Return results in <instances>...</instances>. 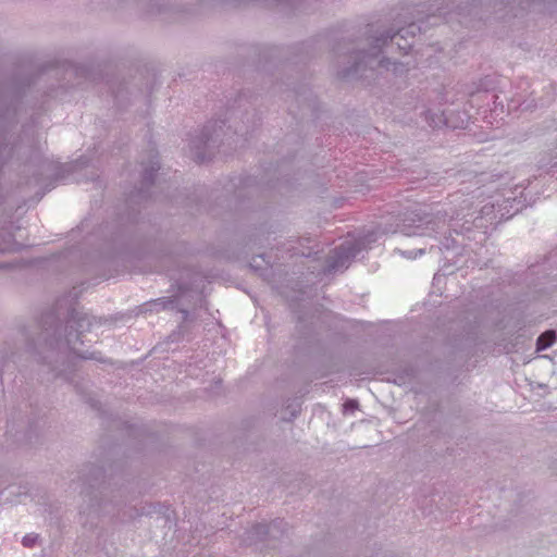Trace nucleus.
Listing matches in <instances>:
<instances>
[{
  "label": "nucleus",
  "mask_w": 557,
  "mask_h": 557,
  "mask_svg": "<svg viewBox=\"0 0 557 557\" xmlns=\"http://www.w3.org/2000/svg\"><path fill=\"white\" fill-rule=\"evenodd\" d=\"M509 195L496 194L490 197L479 214L474 216L473 199L483 195L481 188L471 193L458 190L449 196L447 203L435 211L428 212L424 207L414 205L406 211L392 214L386 222L380 224L383 234L400 233L405 236H435L449 231L443 246L446 249L466 246L451 237V233L461 235L462 238L481 243L486 239V232L490 225H496L509 220L523 208V200L519 199L513 191Z\"/></svg>",
  "instance_id": "nucleus-1"
},
{
  "label": "nucleus",
  "mask_w": 557,
  "mask_h": 557,
  "mask_svg": "<svg viewBox=\"0 0 557 557\" xmlns=\"http://www.w3.org/2000/svg\"><path fill=\"white\" fill-rule=\"evenodd\" d=\"M40 337L44 344L30 343L28 349L38 355L39 359L49 366L57 377L62 376L72 381L74 362L72 355L84 360L104 362L100 352H76L75 345L81 342V335L90 326L89 318L75 309L69 310L67 320L63 326L54 310L46 313L41 320Z\"/></svg>",
  "instance_id": "nucleus-2"
},
{
  "label": "nucleus",
  "mask_w": 557,
  "mask_h": 557,
  "mask_svg": "<svg viewBox=\"0 0 557 557\" xmlns=\"http://www.w3.org/2000/svg\"><path fill=\"white\" fill-rule=\"evenodd\" d=\"M422 26L417 22L409 23L395 32L387 30L377 37H374L369 50L354 51L349 59L352 64L338 72L342 78H362L368 77L367 71H392L395 75H401L408 71V66L403 62L392 61L383 53L398 51L407 54L412 48L414 37L420 34Z\"/></svg>",
  "instance_id": "nucleus-3"
},
{
  "label": "nucleus",
  "mask_w": 557,
  "mask_h": 557,
  "mask_svg": "<svg viewBox=\"0 0 557 557\" xmlns=\"http://www.w3.org/2000/svg\"><path fill=\"white\" fill-rule=\"evenodd\" d=\"M228 116L225 120H215L208 122L202 128L199 136L194 137L190 140V151L198 163H203L211 160L214 157L215 149L222 145H231L233 141V135L224 131L226 122L235 120L236 111L232 107L228 110ZM231 129V125L227 126V131Z\"/></svg>",
  "instance_id": "nucleus-4"
},
{
  "label": "nucleus",
  "mask_w": 557,
  "mask_h": 557,
  "mask_svg": "<svg viewBox=\"0 0 557 557\" xmlns=\"http://www.w3.org/2000/svg\"><path fill=\"white\" fill-rule=\"evenodd\" d=\"M143 166L141 173V186L131 194L129 201L136 202L137 200H147L151 197L150 188L154 184V178L160 170V162L157 151L151 149L149 151V162L145 164L144 161L140 162Z\"/></svg>",
  "instance_id": "nucleus-5"
},
{
  "label": "nucleus",
  "mask_w": 557,
  "mask_h": 557,
  "mask_svg": "<svg viewBox=\"0 0 557 557\" xmlns=\"http://www.w3.org/2000/svg\"><path fill=\"white\" fill-rule=\"evenodd\" d=\"M361 248L352 242H345L336 247L329 255L326 260L325 273H333L343 269H347L351 260H354Z\"/></svg>",
  "instance_id": "nucleus-6"
},
{
  "label": "nucleus",
  "mask_w": 557,
  "mask_h": 557,
  "mask_svg": "<svg viewBox=\"0 0 557 557\" xmlns=\"http://www.w3.org/2000/svg\"><path fill=\"white\" fill-rule=\"evenodd\" d=\"M90 475L91 478L84 483L86 486L81 492L84 498L88 499V507L83 509L81 513H98L102 507L101 498L99 496L102 495V491H100V479L103 476V471L101 468H92L90 470Z\"/></svg>",
  "instance_id": "nucleus-7"
},
{
  "label": "nucleus",
  "mask_w": 557,
  "mask_h": 557,
  "mask_svg": "<svg viewBox=\"0 0 557 557\" xmlns=\"http://www.w3.org/2000/svg\"><path fill=\"white\" fill-rule=\"evenodd\" d=\"M286 527L287 523L283 519H275L269 524L257 523L252 525V528L247 532V539L250 541V543L264 541L268 537L278 539L284 534Z\"/></svg>",
  "instance_id": "nucleus-8"
},
{
  "label": "nucleus",
  "mask_w": 557,
  "mask_h": 557,
  "mask_svg": "<svg viewBox=\"0 0 557 557\" xmlns=\"http://www.w3.org/2000/svg\"><path fill=\"white\" fill-rule=\"evenodd\" d=\"M145 311L149 312H160L162 310H177L182 313V319L184 322L188 320L189 312L185 309L178 308V299L177 297H160L153 300H150L144 305Z\"/></svg>",
  "instance_id": "nucleus-9"
},
{
  "label": "nucleus",
  "mask_w": 557,
  "mask_h": 557,
  "mask_svg": "<svg viewBox=\"0 0 557 557\" xmlns=\"http://www.w3.org/2000/svg\"><path fill=\"white\" fill-rule=\"evenodd\" d=\"M441 14L444 15L447 22L453 20L451 15H456L460 24L468 25V16H471L472 14H478V3L475 1H472L470 3H467L465 7L458 5L456 11L454 12H441Z\"/></svg>",
  "instance_id": "nucleus-10"
},
{
  "label": "nucleus",
  "mask_w": 557,
  "mask_h": 557,
  "mask_svg": "<svg viewBox=\"0 0 557 557\" xmlns=\"http://www.w3.org/2000/svg\"><path fill=\"white\" fill-rule=\"evenodd\" d=\"M21 246L14 240L13 234L9 231H0V253L20 250Z\"/></svg>",
  "instance_id": "nucleus-11"
},
{
  "label": "nucleus",
  "mask_w": 557,
  "mask_h": 557,
  "mask_svg": "<svg viewBox=\"0 0 557 557\" xmlns=\"http://www.w3.org/2000/svg\"><path fill=\"white\" fill-rule=\"evenodd\" d=\"M425 121L433 128L441 127L443 125H446L449 127H456L455 125L450 124L445 112L436 113V112H432V111H426L425 112Z\"/></svg>",
  "instance_id": "nucleus-12"
},
{
  "label": "nucleus",
  "mask_w": 557,
  "mask_h": 557,
  "mask_svg": "<svg viewBox=\"0 0 557 557\" xmlns=\"http://www.w3.org/2000/svg\"><path fill=\"white\" fill-rule=\"evenodd\" d=\"M556 341V332L548 330L542 333L536 339V350L543 351L549 348Z\"/></svg>",
  "instance_id": "nucleus-13"
},
{
  "label": "nucleus",
  "mask_w": 557,
  "mask_h": 557,
  "mask_svg": "<svg viewBox=\"0 0 557 557\" xmlns=\"http://www.w3.org/2000/svg\"><path fill=\"white\" fill-rule=\"evenodd\" d=\"M38 537L39 536L36 533H28L25 536H23L22 544H23V546L28 547V548L34 547L38 541Z\"/></svg>",
  "instance_id": "nucleus-14"
},
{
  "label": "nucleus",
  "mask_w": 557,
  "mask_h": 557,
  "mask_svg": "<svg viewBox=\"0 0 557 557\" xmlns=\"http://www.w3.org/2000/svg\"><path fill=\"white\" fill-rule=\"evenodd\" d=\"M399 251L407 259H416L417 257L422 256L424 253V249H422V248L417 249V250H399Z\"/></svg>",
  "instance_id": "nucleus-15"
},
{
  "label": "nucleus",
  "mask_w": 557,
  "mask_h": 557,
  "mask_svg": "<svg viewBox=\"0 0 557 557\" xmlns=\"http://www.w3.org/2000/svg\"><path fill=\"white\" fill-rule=\"evenodd\" d=\"M502 3H504L506 8L511 7L513 3H518V5L521 7L522 9H527L530 7L529 3L524 5L523 0H502Z\"/></svg>",
  "instance_id": "nucleus-16"
},
{
  "label": "nucleus",
  "mask_w": 557,
  "mask_h": 557,
  "mask_svg": "<svg viewBox=\"0 0 557 557\" xmlns=\"http://www.w3.org/2000/svg\"><path fill=\"white\" fill-rule=\"evenodd\" d=\"M357 406H358V403L356 400H347L345 403L346 409H354V408H357Z\"/></svg>",
  "instance_id": "nucleus-17"
},
{
  "label": "nucleus",
  "mask_w": 557,
  "mask_h": 557,
  "mask_svg": "<svg viewBox=\"0 0 557 557\" xmlns=\"http://www.w3.org/2000/svg\"><path fill=\"white\" fill-rule=\"evenodd\" d=\"M557 169V158L556 160L547 168L548 173H553V170Z\"/></svg>",
  "instance_id": "nucleus-18"
},
{
  "label": "nucleus",
  "mask_w": 557,
  "mask_h": 557,
  "mask_svg": "<svg viewBox=\"0 0 557 557\" xmlns=\"http://www.w3.org/2000/svg\"><path fill=\"white\" fill-rule=\"evenodd\" d=\"M239 132H243L242 127L240 128L236 127L234 134L237 135Z\"/></svg>",
  "instance_id": "nucleus-19"
},
{
  "label": "nucleus",
  "mask_w": 557,
  "mask_h": 557,
  "mask_svg": "<svg viewBox=\"0 0 557 557\" xmlns=\"http://www.w3.org/2000/svg\"><path fill=\"white\" fill-rule=\"evenodd\" d=\"M235 102L237 103L238 102V108L240 107V102H242V97H239L237 100H235Z\"/></svg>",
  "instance_id": "nucleus-20"
},
{
  "label": "nucleus",
  "mask_w": 557,
  "mask_h": 557,
  "mask_svg": "<svg viewBox=\"0 0 557 557\" xmlns=\"http://www.w3.org/2000/svg\"><path fill=\"white\" fill-rule=\"evenodd\" d=\"M248 134V129L245 131V133H242L240 136H246Z\"/></svg>",
  "instance_id": "nucleus-21"
},
{
  "label": "nucleus",
  "mask_w": 557,
  "mask_h": 557,
  "mask_svg": "<svg viewBox=\"0 0 557 557\" xmlns=\"http://www.w3.org/2000/svg\"><path fill=\"white\" fill-rule=\"evenodd\" d=\"M454 2H456L457 0H453Z\"/></svg>",
  "instance_id": "nucleus-22"
}]
</instances>
